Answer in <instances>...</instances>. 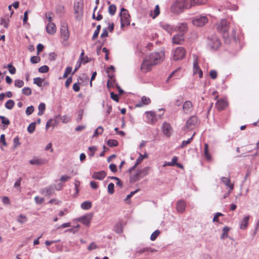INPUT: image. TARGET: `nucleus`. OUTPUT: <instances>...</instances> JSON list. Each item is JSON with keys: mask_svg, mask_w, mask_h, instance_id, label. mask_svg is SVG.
<instances>
[{"mask_svg": "<svg viewBox=\"0 0 259 259\" xmlns=\"http://www.w3.org/2000/svg\"><path fill=\"white\" fill-rule=\"evenodd\" d=\"M190 5L188 0H177L171 7L172 12L176 13H181L185 9H189Z\"/></svg>", "mask_w": 259, "mask_h": 259, "instance_id": "f257e3e1", "label": "nucleus"}, {"mask_svg": "<svg viewBox=\"0 0 259 259\" xmlns=\"http://www.w3.org/2000/svg\"><path fill=\"white\" fill-rule=\"evenodd\" d=\"M164 58V53L163 51L151 53L148 57V59L153 65H155L160 63Z\"/></svg>", "mask_w": 259, "mask_h": 259, "instance_id": "f03ea898", "label": "nucleus"}, {"mask_svg": "<svg viewBox=\"0 0 259 259\" xmlns=\"http://www.w3.org/2000/svg\"><path fill=\"white\" fill-rule=\"evenodd\" d=\"M120 17L121 27L123 28L125 25H128L130 24V15L128 12L125 9L122 8L119 14Z\"/></svg>", "mask_w": 259, "mask_h": 259, "instance_id": "7ed1b4c3", "label": "nucleus"}, {"mask_svg": "<svg viewBox=\"0 0 259 259\" xmlns=\"http://www.w3.org/2000/svg\"><path fill=\"white\" fill-rule=\"evenodd\" d=\"M208 46L212 50H217L221 46V41L218 37L213 35L208 38Z\"/></svg>", "mask_w": 259, "mask_h": 259, "instance_id": "20e7f679", "label": "nucleus"}, {"mask_svg": "<svg viewBox=\"0 0 259 259\" xmlns=\"http://www.w3.org/2000/svg\"><path fill=\"white\" fill-rule=\"evenodd\" d=\"M208 18L205 16L195 17L192 20V23L197 27H202L208 22Z\"/></svg>", "mask_w": 259, "mask_h": 259, "instance_id": "39448f33", "label": "nucleus"}, {"mask_svg": "<svg viewBox=\"0 0 259 259\" xmlns=\"http://www.w3.org/2000/svg\"><path fill=\"white\" fill-rule=\"evenodd\" d=\"M186 55V51L183 47H178L176 49L173 54V59L175 61L183 59Z\"/></svg>", "mask_w": 259, "mask_h": 259, "instance_id": "423d86ee", "label": "nucleus"}, {"mask_svg": "<svg viewBox=\"0 0 259 259\" xmlns=\"http://www.w3.org/2000/svg\"><path fill=\"white\" fill-rule=\"evenodd\" d=\"M229 23L226 20H222L217 24V29L221 33L227 34L229 29Z\"/></svg>", "mask_w": 259, "mask_h": 259, "instance_id": "0eeeda50", "label": "nucleus"}, {"mask_svg": "<svg viewBox=\"0 0 259 259\" xmlns=\"http://www.w3.org/2000/svg\"><path fill=\"white\" fill-rule=\"evenodd\" d=\"M74 13L76 14V19H80L82 15L83 4L81 2H75L74 5Z\"/></svg>", "mask_w": 259, "mask_h": 259, "instance_id": "6e6552de", "label": "nucleus"}, {"mask_svg": "<svg viewBox=\"0 0 259 259\" xmlns=\"http://www.w3.org/2000/svg\"><path fill=\"white\" fill-rule=\"evenodd\" d=\"M93 217L92 213H89L84 215H83L79 218L77 220L79 222L83 224V225L89 226L90 224L91 220Z\"/></svg>", "mask_w": 259, "mask_h": 259, "instance_id": "1a4fd4ad", "label": "nucleus"}, {"mask_svg": "<svg viewBox=\"0 0 259 259\" xmlns=\"http://www.w3.org/2000/svg\"><path fill=\"white\" fill-rule=\"evenodd\" d=\"M40 192L42 195L51 196L55 193V185H50L42 188Z\"/></svg>", "mask_w": 259, "mask_h": 259, "instance_id": "9d476101", "label": "nucleus"}, {"mask_svg": "<svg viewBox=\"0 0 259 259\" xmlns=\"http://www.w3.org/2000/svg\"><path fill=\"white\" fill-rule=\"evenodd\" d=\"M61 36L64 40H67L69 37V32L68 29L67 25L64 23L61 25L60 29Z\"/></svg>", "mask_w": 259, "mask_h": 259, "instance_id": "9b49d317", "label": "nucleus"}, {"mask_svg": "<svg viewBox=\"0 0 259 259\" xmlns=\"http://www.w3.org/2000/svg\"><path fill=\"white\" fill-rule=\"evenodd\" d=\"M153 65L148 59H145L141 65V70L144 72H147L151 70V67Z\"/></svg>", "mask_w": 259, "mask_h": 259, "instance_id": "f8f14e48", "label": "nucleus"}, {"mask_svg": "<svg viewBox=\"0 0 259 259\" xmlns=\"http://www.w3.org/2000/svg\"><path fill=\"white\" fill-rule=\"evenodd\" d=\"M193 109L192 103L190 101L184 102L183 105V110L185 114H190Z\"/></svg>", "mask_w": 259, "mask_h": 259, "instance_id": "ddd939ff", "label": "nucleus"}, {"mask_svg": "<svg viewBox=\"0 0 259 259\" xmlns=\"http://www.w3.org/2000/svg\"><path fill=\"white\" fill-rule=\"evenodd\" d=\"M146 114L147 118V122L148 123L152 124L156 121V115L154 112L147 111L146 112Z\"/></svg>", "mask_w": 259, "mask_h": 259, "instance_id": "4468645a", "label": "nucleus"}, {"mask_svg": "<svg viewBox=\"0 0 259 259\" xmlns=\"http://www.w3.org/2000/svg\"><path fill=\"white\" fill-rule=\"evenodd\" d=\"M176 31H178L180 34H184L188 30L187 24L186 23H179L175 27Z\"/></svg>", "mask_w": 259, "mask_h": 259, "instance_id": "2eb2a0df", "label": "nucleus"}, {"mask_svg": "<svg viewBox=\"0 0 259 259\" xmlns=\"http://www.w3.org/2000/svg\"><path fill=\"white\" fill-rule=\"evenodd\" d=\"M149 167H146L142 169L138 170L133 177L135 178V180H138L140 177H144L148 174Z\"/></svg>", "mask_w": 259, "mask_h": 259, "instance_id": "dca6fc26", "label": "nucleus"}, {"mask_svg": "<svg viewBox=\"0 0 259 259\" xmlns=\"http://www.w3.org/2000/svg\"><path fill=\"white\" fill-rule=\"evenodd\" d=\"M172 128L170 125L167 122H164L162 124V130L164 135L166 137H170Z\"/></svg>", "mask_w": 259, "mask_h": 259, "instance_id": "f3484780", "label": "nucleus"}, {"mask_svg": "<svg viewBox=\"0 0 259 259\" xmlns=\"http://www.w3.org/2000/svg\"><path fill=\"white\" fill-rule=\"evenodd\" d=\"M106 176V172L104 170H101L98 172L93 173L92 178L98 180H102Z\"/></svg>", "mask_w": 259, "mask_h": 259, "instance_id": "a211bd4d", "label": "nucleus"}, {"mask_svg": "<svg viewBox=\"0 0 259 259\" xmlns=\"http://www.w3.org/2000/svg\"><path fill=\"white\" fill-rule=\"evenodd\" d=\"M228 105V103L225 100H219L216 104L215 106L219 111L224 110Z\"/></svg>", "mask_w": 259, "mask_h": 259, "instance_id": "6ab92c4d", "label": "nucleus"}, {"mask_svg": "<svg viewBox=\"0 0 259 259\" xmlns=\"http://www.w3.org/2000/svg\"><path fill=\"white\" fill-rule=\"evenodd\" d=\"M198 122V118L196 116H192L187 121L186 126L191 128L193 126L195 125Z\"/></svg>", "mask_w": 259, "mask_h": 259, "instance_id": "aec40b11", "label": "nucleus"}, {"mask_svg": "<svg viewBox=\"0 0 259 259\" xmlns=\"http://www.w3.org/2000/svg\"><path fill=\"white\" fill-rule=\"evenodd\" d=\"M151 102V100L149 98L147 97L146 96H143L141 98V101L139 102L136 105V107H141L144 105H147L150 104Z\"/></svg>", "mask_w": 259, "mask_h": 259, "instance_id": "412c9836", "label": "nucleus"}, {"mask_svg": "<svg viewBox=\"0 0 259 259\" xmlns=\"http://www.w3.org/2000/svg\"><path fill=\"white\" fill-rule=\"evenodd\" d=\"M46 30L48 33L54 34L56 32V27L54 23H49L46 26Z\"/></svg>", "mask_w": 259, "mask_h": 259, "instance_id": "4be33fe9", "label": "nucleus"}, {"mask_svg": "<svg viewBox=\"0 0 259 259\" xmlns=\"http://www.w3.org/2000/svg\"><path fill=\"white\" fill-rule=\"evenodd\" d=\"M184 34H180L174 35L172 37V42L175 44L179 45L184 40Z\"/></svg>", "mask_w": 259, "mask_h": 259, "instance_id": "5701e85b", "label": "nucleus"}, {"mask_svg": "<svg viewBox=\"0 0 259 259\" xmlns=\"http://www.w3.org/2000/svg\"><path fill=\"white\" fill-rule=\"evenodd\" d=\"M186 203L183 200H179L177 205V211L180 213L183 212L185 210Z\"/></svg>", "mask_w": 259, "mask_h": 259, "instance_id": "b1692460", "label": "nucleus"}, {"mask_svg": "<svg viewBox=\"0 0 259 259\" xmlns=\"http://www.w3.org/2000/svg\"><path fill=\"white\" fill-rule=\"evenodd\" d=\"M160 26L169 34H171L174 32L176 31V28L169 24H161Z\"/></svg>", "mask_w": 259, "mask_h": 259, "instance_id": "393cba45", "label": "nucleus"}, {"mask_svg": "<svg viewBox=\"0 0 259 259\" xmlns=\"http://www.w3.org/2000/svg\"><path fill=\"white\" fill-rule=\"evenodd\" d=\"M249 219V215L245 216L240 223V228L242 230H245L248 226V222Z\"/></svg>", "mask_w": 259, "mask_h": 259, "instance_id": "a878e982", "label": "nucleus"}, {"mask_svg": "<svg viewBox=\"0 0 259 259\" xmlns=\"http://www.w3.org/2000/svg\"><path fill=\"white\" fill-rule=\"evenodd\" d=\"M46 162V160L39 158H33L29 161V163L31 164L35 165H41L44 164Z\"/></svg>", "mask_w": 259, "mask_h": 259, "instance_id": "bb28decb", "label": "nucleus"}, {"mask_svg": "<svg viewBox=\"0 0 259 259\" xmlns=\"http://www.w3.org/2000/svg\"><path fill=\"white\" fill-rule=\"evenodd\" d=\"M221 180L222 182L225 184L226 186L228 187L231 190L233 189L234 184L231 183V181L229 179L225 177H222Z\"/></svg>", "mask_w": 259, "mask_h": 259, "instance_id": "cd10ccee", "label": "nucleus"}, {"mask_svg": "<svg viewBox=\"0 0 259 259\" xmlns=\"http://www.w3.org/2000/svg\"><path fill=\"white\" fill-rule=\"evenodd\" d=\"M92 202L90 201H86L83 202L80 205L82 209L84 210H89L92 207Z\"/></svg>", "mask_w": 259, "mask_h": 259, "instance_id": "c85d7f7f", "label": "nucleus"}, {"mask_svg": "<svg viewBox=\"0 0 259 259\" xmlns=\"http://www.w3.org/2000/svg\"><path fill=\"white\" fill-rule=\"evenodd\" d=\"M190 5V8L193 6L199 5L203 4L201 0H188Z\"/></svg>", "mask_w": 259, "mask_h": 259, "instance_id": "c756f323", "label": "nucleus"}, {"mask_svg": "<svg viewBox=\"0 0 259 259\" xmlns=\"http://www.w3.org/2000/svg\"><path fill=\"white\" fill-rule=\"evenodd\" d=\"M230 229L229 227L226 226L224 227L223 229V233L221 236V239H224L225 238L228 237V233L230 231Z\"/></svg>", "mask_w": 259, "mask_h": 259, "instance_id": "7c9ffc66", "label": "nucleus"}, {"mask_svg": "<svg viewBox=\"0 0 259 259\" xmlns=\"http://www.w3.org/2000/svg\"><path fill=\"white\" fill-rule=\"evenodd\" d=\"M200 68L199 67L198 65V62L197 59H195L193 62V73L194 74H195L197 73L199 70H200Z\"/></svg>", "mask_w": 259, "mask_h": 259, "instance_id": "2f4dec72", "label": "nucleus"}, {"mask_svg": "<svg viewBox=\"0 0 259 259\" xmlns=\"http://www.w3.org/2000/svg\"><path fill=\"white\" fill-rule=\"evenodd\" d=\"M204 154L205 155V158L207 160H210L211 159V156L208 152V145L207 144L205 143L204 144Z\"/></svg>", "mask_w": 259, "mask_h": 259, "instance_id": "473e14b6", "label": "nucleus"}, {"mask_svg": "<svg viewBox=\"0 0 259 259\" xmlns=\"http://www.w3.org/2000/svg\"><path fill=\"white\" fill-rule=\"evenodd\" d=\"M46 109V105L44 103H41L38 106V115L39 116L42 115Z\"/></svg>", "mask_w": 259, "mask_h": 259, "instance_id": "72a5a7b5", "label": "nucleus"}, {"mask_svg": "<svg viewBox=\"0 0 259 259\" xmlns=\"http://www.w3.org/2000/svg\"><path fill=\"white\" fill-rule=\"evenodd\" d=\"M15 105V102L13 100H9L5 104V107L9 110L12 109Z\"/></svg>", "mask_w": 259, "mask_h": 259, "instance_id": "f704fd0d", "label": "nucleus"}, {"mask_svg": "<svg viewBox=\"0 0 259 259\" xmlns=\"http://www.w3.org/2000/svg\"><path fill=\"white\" fill-rule=\"evenodd\" d=\"M36 122L31 123L27 127V131L30 134H32L35 129Z\"/></svg>", "mask_w": 259, "mask_h": 259, "instance_id": "c9c22d12", "label": "nucleus"}, {"mask_svg": "<svg viewBox=\"0 0 259 259\" xmlns=\"http://www.w3.org/2000/svg\"><path fill=\"white\" fill-rule=\"evenodd\" d=\"M116 10V7L115 5H110L108 7V12L111 15L113 16L115 14Z\"/></svg>", "mask_w": 259, "mask_h": 259, "instance_id": "e433bc0d", "label": "nucleus"}, {"mask_svg": "<svg viewBox=\"0 0 259 259\" xmlns=\"http://www.w3.org/2000/svg\"><path fill=\"white\" fill-rule=\"evenodd\" d=\"M17 221L19 223L22 224L27 221V218L25 215L21 214L18 217Z\"/></svg>", "mask_w": 259, "mask_h": 259, "instance_id": "4c0bfd02", "label": "nucleus"}, {"mask_svg": "<svg viewBox=\"0 0 259 259\" xmlns=\"http://www.w3.org/2000/svg\"><path fill=\"white\" fill-rule=\"evenodd\" d=\"M107 145L110 147H115L118 145V142L115 140H108L107 142Z\"/></svg>", "mask_w": 259, "mask_h": 259, "instance_id": "58836bf2", "label": "nucleus"}, {"mask_svg": "<svg viewBox=\"0 0 259 259\" xmlns=\"http://www.w3.org/2000/svg\"><path fill=\"white\" fill-rule=\"evenodd\" d=\"M147 157L148 155L146 153H145L144 155H142V154L140 153L139 156L136 160V163H137V164L138 165L143 161V160L145 158H147Z\"/></svg>", "mask_w": 259, "mask_h": 259, "instance_id": "ea45409f", "label": "nucleus"}, {"mask_svg": "<svg viewBox=\"0 0 259 259\" xmlns=\"http://www.w3.org/2000/svg\"><path fill=\"white\" fill-rule=\"evenodd\" d=\"M44 79L40 77H36L33 79V83L36 84L38 87H41Z\"/></svg>", "mask_w": 259, "mask_h": 259, "instance_id": "a19ab883", "label": "nucleus"}, {"mask_svg": "<svg viewBox=\"0 0 259 259\" xmlns=\"http://www.w3.org/2000/svg\"><path fill=\"white\" fill-rule=\"evenodd\" d=\"M22 93L26 96H29L31 94V90L29 87H25L22 90Z\"/></svg>", "mask_w": 259, "mask_h": 259, "instance_id": "79ce46f5", "label": "nucleus"}, {"mask_svg": "<svg viewBox=\"0 0 259 259\" xmlns=\"http://www.w3.org/2000/svg\"><path fill=\"white\" fill-rule=\"evenodd\" d=\"M103 132V128L101 126H99L97 127V128L95 130L93 137L97 136L99 135H101L102 134Z\"/></svg>", "mask_w": 259, "mask_h": 259, "instance_id": "37998d69", "label": "nucleus"}, {"mask_svg": "<svg viewBox=\"0 0 259 259\" xmlns=\"http://www.w3.org/2000/svg\"><path fill=\"white\" fill-rule=\"evenodd\" d=\"M24 82L22 80L16 79L15 80L14 85L17 88H21L24 85Z\"/></svg>", "mask_w": 259, "mask_h": 259, "instance_id": "c03bdc74", "label": "nucleus"}, {"mask_svg": "<svg viewBox=\"0 0 259 259\" xmlns=\"http://www.w3.org/2000/svg\"><path fill=\"white\" fill-rule=\"evenodd\" d=\"M38 70L40 73H47L49 70V67L47 65H44L40 67Z\"/></svg>", "mask_w": 259, "mask_h": 259, "instance_id": "a18cd8bd", "label": "nucleus"}, {"mask_svg": "<svg viewBox=\"0 0 259 259\" xmlns=\"http://www.w3.org/2000/svg\"><path fill=\"white\" fill-rule=\"evenodd\" d=\"M160 231L158 230H157L156 231H155L150 236V239L152 240V241H154L155 240L156 238L158 237V236L160 234Z\"/></svg>", "mask_w": 259, "mask_h": 259, "instance_id": "49530a36", "label": "nucleus"}, {"mask_svg": "<svg viewBox=\"0 0 259 259\" xmlns=\"http://www.w3.org/2000/svg\"><path fill=\"white\" fill-rule=\"evenodd\" d=\"M194 134L193 135V136L190 138H189L188 140L187 141H183L181 144V147L182 148H184V147H185L186 145H187L188 144H189V143H190V142H191V141L192 140L193 138V137L194 136Z\"/></svg>", "mask_w": 259, "mask_h": 259, "instance_id": "de8ad7c7", "label": "nucleus"}, {"mask_svg": "<svg viewBox=\"0 0 259 259\" xmlns=\"http://www.w3.org/2000/svg\"><path fill=\"white\" fill-rule=\"evenodd\" d=\"M114 185L113 183H111L108 185V192L110 194H112L114 192Z\"/></svg>", "mask_w": 259, "mask_h": 259, "instance_id": "09e8293b", "label": "nucleus"}, {"mask_svg": "<svg viewBox=\"0 0 259 259\" xmlns=\"http://www.w3.org/2000/svg\"><path fill=\"white\" fill-rule=\"evenodd\" d=\"M88 149L91 152L89 155L91 157H93L94 156L95 152L97 150V147L96 146L89 147Z\"/></svg>", "mask_w": 259, "mask_h": 259, "instance_id": "8fccbe9b", "label": "nucleus"}, {"mask_svg": "<svg viewBox=\"0 0 259 259\" xmlns=\"http://www.w3.org/2000/svg\"><path fill=\"white\" fill-rule=\"evenodd\" d=\"M115 231L117 233H121L122 232V228L121 224L118 223L115 225Z\"/></svg>", "mask_w": 259, "mask_h": 259, "instance_id": "3c124183", "label": "nucleus"}, {"mask_svg": "<svg viewBox=\"0 0 259 259\" xmlns=\"http://www.w3.org/2000/svg\"><path fill=\"white\" fill-rule=\"evenodd\" d=\"M7 67L11 74H14L16 73V68L12 65V63L8 64Z\"/></svg>", "mask_w": 259, "mask_h": 259, "instance_id": "603ef678", "label": "nucleus"}, {"mask_svg": "<svg viewBox=\"0 0 259 259\" xmlns=\"http://www.w3.org/2000/svg\"><path fill=\"white\" fill-rule=\"evenodd\" d=\"M153 12H154V15H151V16L153 17V18H155L159 14V13H160L159 8L158 5H156L155 6V8L153 11Z\"/></svg>", "mask_w": 259, "mask_h": 259, "instance_id": "864d4df0", "label": "nucleus"}, {"mask_svg": "<svg viewBox=\"0 0 259 259\" xmlns=\"http://www.w3.org/2000/svg\"><path fill=\"white\" fill-rule=\"evenodd\" d=\"M34 109L33 106H30L28 107L26 109V114L28 116L30 115L33 113V112L34 111Z\"/></svg>", "mask_w": 259, "mask_h": 259, "instance_id": "5fc2aeb1", "label": "nucleus"}, {"mask_svg": "<svg viewBox=\"0 0 259 259\" xmlns=\"http://www.w3.org/2000/svg\"><path fill=\"white\" fill-rule=\"evenodd\" d=\"M40 60V58L38 56H32L30 58V62L33 64H36L39 62Z\"/></svg>", "mask_w": 259, "mask_h": 259, "instance_id": "6e6d98bb", "label": "nucleus"}, {"mask_svg": "<svg viewBox=\"0 0 259 259\" xmlns=\"http://www.w3.org/2000/svg\"><path fill=\"white\" fill-rule=\"evenodd\" d=\"M0 119L2 120V123L5 125H8L10 124L9 120L4 116H0Z\"/></svg>", "mask_w": 259, "mask_h": 259, "instance_id": "4d7b16f0", "label": "nucleus"}, {"mask_svg": "<svg viewBox=\"0 0 259 259\" xmlns=\"http://www.w3.org/2000/svg\"><path fill=\"white\" fill-rule=\"evenodd\" d=\"M71 71H72V67H70V66L67 67L65 69V72L63 76V77L66 78L68 76V74L71 72Z\"/></svg>", "mask_w": 259, "mask_h": 259, "instance_id": "13d9d810", "label": "nucleus"}, {"mask_svg": "<svg viewBox=\"0 0 259 259\" xmlns=\"http://www.w3.org/2000/svg\"><path fill=\"white\" fill-rule=\"evenodd\" d=\"M217 72L214 70H212L209 72V75L211 79H215L217 77Z\"/></svg>", "mask_w": 259, "mask_h": 259, "instance_id": "bf43d9fd", "label": "nucleus"}, {"mask_svg": "<svg viewBox=\"0 0 259 259\" xmlns=\"http://www.w3.org/2000/svg\"><path fill=\"white\" fill-rule=\"evenodd\" d=\"M14 142V148H16L18 146L20 145V143L19 142V139L18 137H15L13 140Z\"/></svg>", "mask_w": 259, "mask_h": 259, "instance_id": "052dcab7", "label": "nucleus"}, {"mask_svg": "<svg viewBox=\"0 0 259 259\" xmlns=\"http://www.w3.org/2000/svg\"><path fill=\"white\" fill-rule=\"evenodd\" d=\"M108 35V32L107 28H103V31L100 35V37L101 38H104V37H107Z\"/></svg>", "mask_w": 259, "mask_h": 259, "instance_id": "680f3d73", "label": "nucleus"}, {"mask_svg": "<svg viewBox=\"0 0 259 259\" xmlns=\"http://www.w3.org/2000/svg\"><path fill=\"white\" fill-rule=\"evenodd\" d=\"M2 202L4 204L9 205L10 204V200L8 197L4 196L2 198Z\"/></svg>", "mask_w": 259, "mask_h": 259, "instance_id": "e2e57ef3", "label": "nucleus"}, {"mask_svg": "<svg viewBox=\"0 0 259 259\" xmlns=\"http://www.w3.org/2000/svg\"><path fill=\"white\" fill-rule=\"evenodd\" d=\"M111 98L116 102H118L119 98L117 95L114 93V92H111L110 94Z\"/></svg>", "mask_w": 259, "mask_h": 259, "instance_id": "0e129e2a", "label": "nucleus"}, {"mask_svg": "<svg viewBox=\"0 0 259 259\" xmlns=\"http://www.w3.org/2000/svg\"><path fill=\"white\" fill-rule=\"evenodd\" d=\"M223 214L221 212H217L215 214L213 218V222H219V217L220 216H223Z\"/></svg>", "mask_w": 259, "mask_h": 259, "instance_id": "69168bd1", "label": "nucleus"}, {"mask_svg": "<svg viewBox=\"0 0 259 259\" xmlns=\"http://www.w3.org/2000/svg\"><path fill=\"white\" fill-rule=\"evenodd\" d=\"M34 200L36 203L40 204L44 202V199L43 198H40L38 196H36L34 198Z\"/></svg>", "mask_w": 259, "mask_h": 259, "instance_id": "338daca9", "label": "nucleus"}, {"mask_svg": "<svg viewBox=\"0 0 259 259\" xmlns=\"http://www.w3.org/2000/svg\"><path fill=\"white\" fill-rule=\"evenodd\" d=\"M73 90L76 92H77L80 90L79 83L78 82L73 84Z\"/></svg>", "mask_w": 259, "mask_h": 259, "instance_id": "774afa93", "label": "nucleus"}]
</instances>
